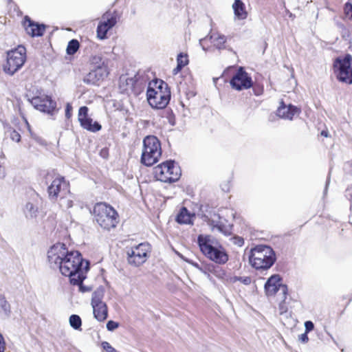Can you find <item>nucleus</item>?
<instances>
[{
    "label": "nucleus",
    "instance_id": "f3484780",
    "mask_svg": "<svg viewBox=\"0 0 352 352\" xmlns=\"http://www.w3.org/2000/svg\"><path fill=\"white\" fill-rule=\"evenodd\" d=\"M91 305L94 318L99 322L104 321L108 317V307L107 304L99 298H92Z\"/></svg>",
    "mask_w": 352,
    "mask_h": 352
},
{
    "label": "nucleus",
    "instance_id": "2eb2a0df",
    "mask_svg": "<svg viewBox=\"0 0 352 352\" xmlns=\"http://www.w3.org/2000/svg\"><path fill=\"white\" fill-rule=\"evenodd\" d=\"M109 74L107 64L102 63L97 65L86 76L84 81L87 84H97L100 80H103Z\"/></svg>",
    "mask_w": 352,
    "mask_h": 352
},
{
    "label": "nucleus",
    "instance_id": "a878e982",
    "mask_svg": "<svg viewBox=\"0 0 352 352\" xmlns=\"http://www.w3.org/2000/svg\"><path fill=\"white\" fill-rule=\"evenodd\" d=\"M79 47L80 43L76 39H72L70 41H69L67 44L66 49L67 54L69 55H74L79 50Z\"/></svg>",
    "mask_w": 352,
    "mask_h": 352
},
{
    "label": "nucleus",
    "instance_id": "0eeeda50",
    "mask_svg": "<svg viewBox=\"0 0 352 352\" xmlns=\"http://www.w3.org/2000/svg\"><path fill=\"white\" fill-rule=\"evenodd\" d=\"M153 175L156 180L171 184L179 179L181 170L174 161L167 160L154 167Z\"/></svg>",
    "mask_w": 352,
    "mask_h": 352
},
{
    "label": "nucleus",
    "instance_id": "a211bd4d",
    "mask_svg": "<svg viewBox=\"0 0 352 352\" xmlns=\"http://www.w3.org/2000/svg\"><path fill=\"white\" fill-rule=\"evenodd\" d=\"M197 243L201 252L208 258L216 248L214 241L210 235L199 234L197 237Z\"/></svg>",
    "mask_w": 352,
    "mask_h": 352
},
{
    "label": "nucleus",
    "instance_id": "f704fd0d",
    "mask_svg": "<svg viewBox=\"0 0 352 352\" xmlns=\"http://www.w3.org/2000/svg\"><path fill=\"white\" fill-rule=\"evenodd\" d=\"M10 137L13 141H15L16 142H19L21 141L20 133L14 129L10 131Z\"/></svg>",
    "mask_w": 352,
    "mask_h": 352
},
{
    "label": "nucleus",
    "instance_id": "4468645a",
    "mask_svg": "<svg viewBox=\"0 0 352 352\" xmlns=\"http://www.w3.org/2000/svg\"><path fill=\"white\" fill-rule=\"evenodd\" d=\"M89 109L86 106L80 107L78 110V119L80 126L89 131L96 132L101 129L102 126L97 122L93 123V120L88 115Z\"/></svg>",
    "mask_w": 352,
    "mask_h": 352
},
{
    "label": "nucleus",
    "instance_id": "37998d69",
    "mask_svg": "<svg viewBox=\"0 0 352 352\" xmlns=\"http://www.w3.org/2000/svg\"><path fill=\"white\" fill-rule=\"evenodd\" d=\"M166 113L168 116V117L170 123L172 125H173L175 124V122H174L175 116H174L173 113H172V111H166Z\"/></svg>",
    "mask_w": 352,
    "mask_h": 352
},
{
    "label": "nucleus",
    "instance_id": "393cba45",
    "mask_svg": "<svg viewBox=\"0 0 352 352\" xmlns=\"http://www.w3.org/2000/svg\"><path fill=\"white\" fill-rule=\"evenodd\" d=\"M176 221L179 223H190L191 222V217L186 208L183 207L181 208L179 212L177 215Z\"/></svg>",
    "mask_w": 352,
    "mask_h": 352
},
{
    "label": "nucleus",
    "instance_id": "b1692460",
    "mask_svg": "<svg viewBox=\"0 0 352 352\" xmlns=\"http://www.w3.org/2000/svg\"><path fill=\"white\" fill-rule=\"evenodd\" d=\"M349 301L350 299L340 298L333 304L332 309L333 311H336L337 316H339L343 314Z\"/></svg>",
    "mask_w": 352,
    "mask_h": 352
},
{
    "label": "nucleus",
    "instance_id": "7c9ffc66",
    "mask_svg": "<svg viewBox=\"0 0 352 352\" xmlns=\"http://www.w3.org/2000/svg\"><path fill=\"white\" fill-rule=\"evenodd\" d=\"M251 87L252 88L253 93L255 96H259L264 93V86L261 82H252V86Z\"/></svg>",
    "mask_w": 352,
    "mask_h": 352
},
{
    "label": "nucleus",
    "instance_id": "5701e85b",
    "mask_svg": "<svg viewBox=\"0 0 352 352\" xmlns=\"http://www.w3.org/2000/svg\"><path fill=\"white\" fill-rule=\"evenodd\" d=\"M189 63L188 55L184 52H180L177 56V66L172 71L173 76L178 74L182 69Z\"/></svg>",
    "mask_w": 352,
    "mask_h": 352
},
{
    "label": "nucleus",
    "instance_id": "8fccbe9b",
    "mask_svg": "<svg viewBox=\"0 0 352 352\" xmlns=\"http://www.w3.org/2000/svg\"><path fill=\"white\" fill-rule=\"evenodd\" d=\"M240 242L241 243V244H243V239H240Z\"/></svg>",
    "mask_w": 352,
    "mask_h": 352
},
{
    "label": "nucleus",
    "instance_id": "79ce46f5",
    "mask_svg": "<svg viewBox=\"0 0 352 352\" xmlns=\"http://www.w3.org/2000/svg\"><path fill=\"white\" fill-rule=\"evenodd\" d=\"M307 333H308L305 332L304 333L299 336V340L302 342L306 343L309 341V338H308Z\"/></svg>",
    "mask_w": 352,
    "mask_h": 352
},
{
    "label": "nucleus",
    "instance_id": "4c0bfd02",
    "mask_svg": "<svg viewBox=\"0 0 352 352\" xmlns=\"http://www.w3.org/2000/svg\"><path fill=\"white\" fill-rule=\"evenodd\" d=\"M100 156L103 159H107L109 156V148L104 147L100 151Z\"/></svg>",
    "mask_w": 352,
    "mask_h": 352
},
{
    "label": "nucleus",
    "instance_id": "1a4fd4ad",
    "mask_svg": "<svg viewBox=\"0 0 352 352\" xmlns=\"http://www.w3.org/2000/svg\"><path fill=\"white\" fill-rule=\"evenodd\" d=\"M26 60V49L23 45L7 52L6 63L3 65V71L10 75L14 74L25 63Z\"/></svg>",
    "mask_w": 352,
    "mask_h": 352
},
{
    "label": "nucleus",
    "instance_id": "ea45409f",
    "mask_svg": "<svg viewBox=\"0 0 352 352\" xmlns=\"http://www.w3.org/2000/svg\"><path fill=\"white\" fill-rule=\"evenodd\" d=\"M6 349V342L2 334L0 333V352H4Z\"/></svg>",
    "mask_w": 352,
    "mask_h": 352
},
{
    "label": "nucleus",
    "instance_id": "6ab92c4d",
    "mask_svg": "<svg viewBox=\"0 0 352 352\" xmlns=\"http://www.w3.org/2000/svg\"><path fill=\"white\" fill-rule=\"evenodd\" d=\"M301 112L300 108L292 104L286 105L282 100L277 109V115L281 118L292 120L295 116L299 115Z\"/></svg>",
    "mask_w": 352,
    "mask_h": 352
},
{
    "label": "nucleus",
    "instance_id": "f03ea898",
    "mask_svg": "<svg viewBox=\"0 0 352 352\" xmlns=\"http://www.w3.org/2000/svg\"><path fill=\"white\" fill-rule=\"evenodd\" d=\"M91 213L94 221L104 231L110 232L116 229L120 223L118 212L106 202L96 203Z\"/></svg>",
    "mask_w": 352,
    "mask_h": 352
},
{
    "label": "nucleus",
    "instance_id": "20e7f679",
    "mask_svg": "<svg viewBox=\"0 0 352 352\" xmlns=\"http://www.w3.org/2000/svg\"><path fill=\"white\" fill-rule=\"evenodd\" d=\"M50 199L58 202L60 207L69 208L73 206V196L70 190V184L64 177L57 176L47 187Z\"/></svg>",
    "mask_w": 352,
    "mask_h": 352
},
{
    "label": "nucleus",
    "instance_id": "4be33fe9",
    "mask_svg": "<svg viewBox=\"0 0 352 352\" xmlns=\"http://www.w3.org/2000/svg\"><path fill=\"white\" fill-rule=\"evenodd\" d=\"M232 9L235 18L239 20H244L248 16L245 6L241 0H234L232 4Z\"/></svg>",
    "mask_w": 352,
    "mask_h": 352
},
{
    "label": "nucleus",
    "instance_id": "cd10ccee",
    "mask_svg": "<svg viewBox=\"0 0 352 352\" xmlns=\"http://www.w3.org/2000/svg\"><path fill=\"white\" fill-rule=\"evenodd\" d=\"M69 324L74 329H80L82 325V320L79 316L72 315L69 317Z\"/></svg>",
    "mask_w": 352,
    "mask_h": 352
},
{
    "label": "nucleus",
    "instance_id": "49530a36",
    "mask_svg": "<svg viewBox=\"0 0 352 352\" xmlns=\"http://www.w3.org/2000/svg\"><path fill=\"white\" fill-rule=\"evenodd\" d=\"M23 119H24V121H25V124L27 125L28 129L30 130V125L28 121L27 120V119L25 118H23Z\"/></svg>",
    "mask_w": 352,
    "mask_h": 352
},
{
    "label": "nucleus",
    "instance_id": "473e14b6",
    "mask_svg": "<svg viewBox=\"0 0 352 352\" xmlns=\"http://www.w3.org/2000/svg\"><path fill=\"white\" fill-rule=\"evenodd\" d=\"M344 12L346 16L349 17V19H352V0H349L344 4Z\"/></svg>",
    "mask_w": 352,
    "mask_h": 352
},
{
    "label": "nucleus",
    "instance_id": "72a5a7b5",
    "mask_svg": "<svg viewBox=\"0 0 352 352\" xmlns=\"http://www.w3.org/2000/svg\"><path fill=\"white\" fill-rule=\"evenodd\" d=\"M90 63L92 65H94V67H96L97 65H100L102 63H104V61L102 60L100 56L96 55L91 57Z\"/></svg>",
    "mask_w": 352,
    "mask_h": 352
},
{
    "label": "nucleus",
    "instance_id": "9d476101",
    "mask_svg": "<svg viewBox=\"0 0 352 352\" xmlns=\"http://www.w3.org/2000/svg\"><path fill=\"white\" fill-rule=\"evenodd\" d=\"M151 252V246L148 243H140L127 249V262L131 266L139 267L148 260Z\"/></svg>",
    "mask_w": 352,
    "mask_h": 352
},
{
    "label": "nucleus",
    "instance_id": "09e8293b",
    "mask_svg": "<svg viewBox=\"0 0 352 352\" xmlns=\"http://www.w3.org/2000/svg\"><path fill=\"white\" fill-rule=\"evenodd\" d=\"M214 226L217 227L219 230H221V225L217 224Z\"/></svg>",
    "mask_w": 352,
    "mask_h": 352
},
{
    "label": "nucleus",
    "instance_id": "2f4dec72",
    "mask_svg": "<svg viewBox=\"0 0 352 352\" xmlns=\"http://www.w3.org/2000/svg\"><path fill=\"white\" fill-rule=\"evenodd\" d=\"M126 87L124 86V82H122L120 85V87L122 88L124 91H128L129 90H133V86L135 82V80L133 78H127L125 80Z\"/></svg>",
    "mask_w": 352,
    "mask_h": 352
},
{
    "label": "nucleus",
    "instance_id": "7ed1b4c3",
    "mask_svg": "<svg viewBox=\"0 0 352 352\" xmlns=\"http://www.w3.org/2000/svg\"><path fill=\"white\" fill-rule=\"evenodd\" d=\"M170 89L164 80L155 79L149 82L146 91V99L152 108L164 109L170 102Z\"/></svg>",
    "mask_w": 352,
    "mask_h": 352
},
{
    "label": "nucleus",
    "instance_id": "e433bc0d",
    "mask_svg": "<svg viewBox=\"0 0 352 352\" xmlns=\"http://www.w3.org/2000/svg\"><path fill=\"white\" fill-rule=\"evenodd\" d=\"M102 345L107 352H118L107 342H102Z\"/></svg>",
    "mask_w": 352,
    "mask_h": 352
},
{
    "label": "nucleus",
    "instance_id": "423d86ee",
    "mask_svg": "<svg viewBox=\"0 0 352 352\" xmlns=\"http://www.w3.org/2000/svg\"><path fill=\"white\" fill-rule=\"evenodd\" d=\"M162 153L161 142L156 136L147 135L144 138L142 164L146 166H153L159 161Z\"/></svg>",
    "mask_w": 352,
    "mask_h": 352
},
{
    "label": "nucleus",
    "instance_id": "6e6552de",
    "mask_svg": "<svg viewBox=\"0 0 352 352\" xmlns=\"http://www.w3.org/2000/svg\"><path fill=\"white\" fill-rule=\"evenodd\" d=\"M333 68L338 81L347 85L352 84V56L346 54L335 59Z\"/></svg>",
    "mask_w": 352,
    "mask_h": 352
},
{
    "label": "nucleus",
    "instance_id": "c03bdc74",
    "mask_svg": "<svg viewBox=\"0 0 352 352\" xmlns=\"http://www.w3.org/2000/svg\"><path fill=\"white\" fill-rule=\"evenodd\" d=\"M320 135L323 137L327 138L329 137V132L327 130H322L320 133Z\"/></svg>",
    "mask_w": 352,
    "mask_h": 352
},
{
    "label": "nucleus",
    "instance_id": "de8ad7c7",
    "mask_svg": "<svg viewBox=\"0 0 352 352\" xmlns=\"http://www.w3.org/2000/svg\"><path fill=\"white\" fill-rule=\"evenodd\" d=\"M205 217L210 220V218L212 217V215L210 214H204Z\"/></svg>",
    "mask_w": 352,
    "mask_h": 352
},
{
    "label": "nucleus",
    "instance_id": "58836bf2",
    "mask_svg": "<svg viewBox=\"0 0 352 352\" xmlns=\"http://www.w3.org/2000/svg\"><path fill=\"white\" fill-rule=\"evenodd\" d=\"M305 332L309 333V332L311 331L312 330H314V324L311 321L308 320L305 322Z\"/></svg>",
    "mask_w": 352,
    "mask_h": 352
},
{
    "label": "nucleus",
    "instance_id": "603ef678",
    "mask_svg": "<svg viewBox=\"0 0 352 352\" xmlns=\"http://www.w3.org/2000/svg\"><path fill=\"white\" fill-rule=\"evenodd\" d=\"M351 200L352 201V195L351 196Z\"/></svg>",
    "mask_w": 352,
    "mask_h": 352
},
{
    "label": "nucleus",
    "instance_id": "39448f33",
    "mask_svg": "<svg viewBox=\"0 0 352 352\" xmlns=\"http://www.w3.org/2000/svg\"><path fill=\"white\" fill-rule=\"evenodd\" d=\"M276 260L275 252L269 245H257L250 250L249 261L256 270H268Z\"/></svg>",
    "mask_w": 352,
    "mask_h": 352
},
{
    "label": "nucleus",
    "instance_id": "a19ab883",
    "mask_svg": "<svg viewBox=\"0 0 352 352\" xmlns=\"http://www.w3.org/2000/svg\"><path fill=\"white\" fill-rule=\"evenodd\" d=\"M72 107L69 103H67L65 109V116L67 118H69L72 116Z\"/></svg>",
    "mask_w": 352,
    "mask_h": 352
},
{
    "label": "nucleus",
    "instance_id": "9b49d317",
    "mask_svg": "<svg viewBox=\"0 0 352 352\" xmlns=\"http://www.w3.org/2000/svg\"><path fill=\"white\" fill-rule=\"evenodd\" d=\"M118 19V15L116 11L108 10L104 12L97 27L98 38L101 40L106 38L108 31L116 25Z\"/></svg>",
    "mask_w": 352,
    "mask_h": 352
},
{
    "label": "nucleus",
    "instance_id": "c85d7f7f",
    "mask_svg": "<svg viewBox=\"0 0 352 352\" xmlns=\"http://www.w3.org/2000/svg\"><path fill=\"white\" fill-rule=\"evenodd\" d=\"M227 38L224 35H219L214 40V44L217 48L221 50L226 48Z\"/></svg>",
    "mask_w": 352,
    "mask_h": 352
},
{
    "label": "nucleus",
    "instance_id": "3c124183",
    "mask_svg": "<svg viewBox=\"0 0 352 352\" xmlns=\"http://www.w3.org/2000/svg\"><path fill=\"white\" fill-rule=\"evenodd\" d=\"M214 216H217V214H214ZM217 217H218V218H219V217L218 215H217Z\"/></svg>",
    "mask_w": 352,
    "mask_h": 352
},
{
    "label": "nucleus",
    "instance_id": "f8f14e48",
    "mask_svg": "<svg viewBox=\"0 0 352 352\" xmlns=\"http://www.w3.org/2000/svg\"><path fill=\"white\" fill-rule=\"evenodd\" d=\"M230 85L236 91L248 89L252 86V79L243 67H239L230 80Z\"/></svg>",
    "mask_w": 352,
    "mask_h": 352
},
{
    "label": "nucleus",
    "instance_id": "ddd939ff",
    "mask_svg": "<svg viewBox=\"0 0 352 352\" xmlns=\"http://www.w3.org/2000/svg\"><path fill=\"white\" fill-rule=\"evenodd\" d=\"M31 102L35 109L47 113H52L56 107V102L46 95L34 96L32 98Z\"/></svg>",
    "mask_w": 352,
    "mask_h": 352
},
{
    "label": "nucleus",
    "instance_id": "dca6fc26",
    "mask_svg": "<svg viewBox=\"0 0 352 352\" xmlns=\"http://www.w3.org/2000/svg\"><path fill=\"white\" fill-rule=\"evenodd\" d=\"M282 278L279 275L275 274L272 276L265 284V290L267 296H274L276 293L281 289L284 298H286L287 294V287L286 285L282 284Z\"/></svg>",
    "mask_w": 352,
    "mask_h": 352
},
{
    "label": "nucleus",
    "instance_id": "412c9836",
    "mask_svg": "<svg viewBox=\"0 0 352 352\" xmlns=\"http://www.w3.org/2000/svg\"><path fill=\"white\" fill-rule=\"evenodd\" d=\"M208 258L215 263L223 265L228 262L229 256L224 248L219 245L216 247Z\"/></svg>",
    "mask_w": 352,
    "mask_h": 352
},
{
    "label": "nucleus",
    "instance_id": "c756f323",
    "mask_svg": "<svg viewBox=\"0 0 352 352\" xmlns=\"http://www.w3.org/2000/svg\"><path fill=\"white\" fill-rule=\"evenodd\" d=\"M0 311H3L6 314L10 313V305L3 295H0Z\"/></svg>",
    "mask_w": 352,
    "mask_h": 352
},
{
    "label": "nucleus",
    "instance_id": "c9c22d12",
    "mask_svg": "<svg viewBox=\"0 0 352 352\" xmlns=\"http://www.w3.org/2000/svg\"><path fill=\"white\" fill-rule=\"evenodd\" d=\"M119 327V323L113 320H109L107 323V329L109 331H113Z\"/></svg>",
    "mask_w": 352,
    "mask_h": 352
},
{
    "label": "nucleus",
    "instance_id": "a18cd8bd",
    "mask_svg": "<svg viewBox=\"0 0 352 352\" xmlns=\"http://www.w3.org/2000/svg\"><path fill=\"white\" fill-rule=\"evenodd\" d=\"M3 168L0 165V178L3 176Z\"/></svg>",
    "mask_w": 352,
    "mask_h": 352
},
{
    "label": "nucleus",
    "instance_id": "aec40b11",
    "mask_svg": "<svg viewBox=\"0 0 352 352\" xmlns=\"http://www.w3.org/2000/svg\"><path fill=\"white\" fill-rule=\"evenodd\" d=\"M23 26L27 33L32 37L43 36L45 30V25L34 23L28 16L24 18Z\"/></svg>",
    "mask_w": 352,
    "mask_h": 352
},
{
    "label": "nucleus",
    "instance_id": "f257e3e1",
    "mask_svg": "<svg viewBox=\"0 0 352 352\" xmlns=\"http://www.w3.org/2000/svg\"><path fill=\"white\" fill-rule=\"evenodd\" d=\"M47 259L50 264L58 267L63 276L69 278L72 285L78 287L79 292L85 293L91 290L90 287L83 285L89 263L78 251H69L65 243H57L48 250Z\"/></svg>",
    "mask_w": 352,
    "mask_h": 352
},
{
    "label": "nucleus",
    "instance_id": "bb28decb",
    "mask_svg": "<svg viewBox=\"0 0 352 352\" xmlns=\"http://www.w3.org/2000/svg\"><path fill=\"white\" fill-rule=\"evenodd\" d=\"M25 212L27 217H34L38 212V208L33 203L28 202L25 205Z\"/></svg>",
    "mask_w": 352,
    "mask_h": 352
}]
</instances>
